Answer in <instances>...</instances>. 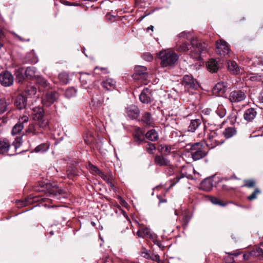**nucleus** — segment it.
Segmentation results:
<instances>
[{"mask_svg": "<svg viewBox=\"0 0 263 263\" xmlns=\"http://www.w3.org/2000/svg\"><path fill=\"white\" fill-rule=\"evenodd\" d=\"M190 43L182 42L181 43H177L176 46V51L179 52H185L190 50L191 58L200 60L202 59V54L206 52V45L205 43H202L197 39H192L189 41Z\"/></svg>", "mask_w": 263, "mask_h": 263, "instance_id": "1", "label": "nucleus"}, {"mask_svg": "<svg viewBox=\"0 0 263 263\" xmlns=\"http://www.w3.org/2000/svg\"><path fill=\"white\" fill-rule=\"evenodd\" d=\"M22 143V137L21 136L16 137L11 145L9 144L7 139L0 138V154L8 152L11 149L14 150L15 152L13 153L9 154V155H14L15 154L20 153L21 152H17V149Z\"/></svg>", "mask_w": 263, "mask_h": 263, "instance_id": "2", "label": "nucleus"}, {"mask_svg": "<svg viewBox=\"0 0 263 263\" xmlns=\"http://www.w3.org/2000/svg\"><path fill=\"white\" fill-rule=\"evenodd\" d=\"M145 137L151 141H156L158 139L159 136L158 133L155 129H151L144 135V132L142 129L136 127L135 129L134 142L136 144L139 145L143 142Z\"/></svg>", "mask_w": 263, "mask_h": 263, "instance_id": "3", "label": "nucleus"}, {"mask_svg": "<svg viewBox=\"0 0 263 263\" xmlns=\"http://www.w3.org/2000/svg\"><path fill=\"white\" fill-rule=\"evenodd\" d=\"M158 56L161 60V65L163 67L174 65L179 58L178 54L171 50H162Z\"/></svg>", "mask_w": 263, "mask_h": 263, "instance_id": "4", "label": "nucleus"}, {"mask_svg": "<svg viewBox=\"0 0 263 263\" xmlns=\"http://www.w3.org/2000/svg\"><path fill=\"white\" fill-rule=\"evenodd\" d=\"M190 149L192 158L194 161L202 159L207 154V152L203 150V145L201 142H196L192 144Z\"/></svg>", "mask_w": 263, "mask_h": 263, "instance_id": "5", "label": "nucleus"}, {"mask_svg": "<svg viewBox=\"0 0 263 263\" xmlns=\"http://www.w3.org/2000/svg\"><path fill=\"white\" fill-rule=\"evenodd\" d=\"M221 134L217 131H211L208 135V139L206 141V145L209 148H213L217 145L222 144L224 142L223 139H220Z\"/></svg>", "mask_w": 263, "mask_h": 263, "instance_id": "6", "label": "nucleus"}, {"mask_svg": "<svg viewBox=\"0 0 263 263\" xmlns=\"http://www.w3.org/2000/svg\"><path fill=\"white\" fill-rule=\"evenodd\" d=\"M246 98V95L243 91L237 89L230 93L228 99L232 103H238L245 100Z\"/></svg>", "mask_w": 263, "mask_h": 263, "instance_id": "7", "label": "nucleus"}, {"mask_svg": "<svg viewBox=\"0 0 263 263\" xmlns=\"http://www.w3.org/2000/svg\"><path fill=\"white\" fill-rule=\"evenodd\" d=\"M13 76L9 71H6L0 73V83L3 86H10L13 84Z\"/></svg>", "mask_w": 263, "mask_h": 263, "instance_id": "8", "label": "nucleus"}, {"mask_svg": "<svg viewBox=\"0 0 263 263\" xmlns=\"http://www.w3.org/2000/svg\"><path fill=\"white\" fill-rule=\"evenodd\" d=\"M186 89H197L199 87L198 82L191 75H185L182 81Z\"/></svg>", "mask_w": 263, "mask_h": 263, "instance_id": "9", "label": "nucleus"}, {"mask_svg": "<svg viewBox=\"0 0 263 263\" xmlns=\"http://www.w3.org/2000/svg\"><path fill=\"white\" fill-rule=\"evenodd\" d=\"M58 97L59 95L56 91L48 92L43 98L42 103L45 106H50L58 99Z\"/></svg>", "mask_w": 263, "mask_h": 263, "instance_id": "10", "label": "nucleus"}, {"mask_svg": "<svg viewBox=\"0 0 263 263\" xmlns=\"http://www.w3.org/2000/svg\"><path fill=\"white\" fill-rule=\"evenodd\" d=\"M216 52L218 54L225 57L229 53V48L227 42L223 40L217 41L216 48Z\"/></svg>", "mask_w": 263, "mask_h": 263, "instance_id": "11", "label": "nucleus"}, {"mask_svg": "<svg viewBox=\"0 0 263 263\" xmlns=\"http://www.w3.org/2000/svg\"><path fill=\"white\" fill-rule=\"evenodd\" d=\"M29 121V118L26 116H24L19 119L18 122L13 127L11 134L15 135L19 134L23 129L25 123H27Z\"/></svg>", "mask_w": 263, "mask_h": 263, "instance_id": "12", "label": "nucleus"}, {"mask_svg": "<svg viewBox=\"0 0 263 263\" xmlns=\"http://www.w3.org/2000/svg\"><path fill=\"white\" fill-rule=\"evenodd\" d=\"M155 164L159 166H168L172 167L171 162L165 156L162 155H157L155 157Z\"/></svg>", "mask_w": 263, "mask_h": 263, "instance_id": "13", "label": "nucleus"}, {"mask_svg": "<svg viewBox=\"0 0 263 263\" xmlns=\"http://www.w3.org/2000/svg\"><path fill=\"white\" fill-rule=\"evenodd\" d=\"M257 108L250 107L247 109L244 112L243 118L248 122L252 121L256 117L257 112Z\"/></svg>", "mask_w": 263, "mask_h": 263, "instance_id": "14", "label": "nucleus"}, {"mask_svg": "<svg viewBox=\"0 0 263 263\" xmlns=\"http://www.w3.org/2000/svg\"><path fill=\"white\" fill-rule=\"evenodd\" d=\"M140 100L143 103H149L152 100L151 90L148 88H144L139 96Z\"/></svg>", "mask_w": 263, "mask_h": 263, "instance_id": "15", "label": "nucleus"}, {"mask_svg": "<svg viewBox=\"0 0 263 263\" xmlns=\"http://www.w3.org/2000/svg\"><path fill=\"white\" fill-rule=\"evenodd\" d=\"M14 105L18 109L25 108L27 105L26 98L22 94H18L15 99Z\"/></svg>", "mask_w": 263, "mask_h": 263, "instance_id": "16", "label": "nucleus"}, {"mask_svg": "<svg viewBox=\"0 0 263 263\" xmlns=\"http://www.w3.org/2000/svg\"><path fill=\"white\" fill-rule=\"evenodd\" d=\"M228 85L226 83L221 82L217 83L213 89V93L216 95H223L227 89Z\"/></svg>", "mask_w": 263, "mask_h": 263, "instance_id": "17", "label": "nucleus"}, {"mask_svg": "<svg viewBox=\"0 0 263 263\" xmlns=\"http://www.w3.org/2000/svg\"><path fill=\"white\" fill-rule=\"evenodd\" d=\"M39 75L36 68L34 67H28L25 70V76L28 79L35 81Z\"/></svg>", "mask_w": 263, "mask_h": 263, "instance_id": "18", "label": "nucleus"}, {"mask_svg": "<svg viewBox=\"0 0 263 263\" xmlns=\"http://www.w3.org/2000/svg\"><path fill=\"white\" fill-rule=\"evenodd\" d=\"M44 115V109L42 107L37 106L33 108L32 116L33 119L35 121L41 120Z\"/></svg>", "mask_w": 263, "mask_h": 263, "instance_id": "19", "label": "nucleus"}, {"mask_svg": "<svg viewBox=\"0 0 263 263\" xmlns=\"http://www.w3.org/2000/svg\"><path fill=\"white\" fill-rule=\"evenodd\" d=\"M102 86L107 90H111L115 89L116 82L112 79L108 78L101 83Z\"/></svg>", "mask_w": 263, "mask_h": 263, "instance_id": "20", "label": "nucleus"}, {"mask_svg": "<svg viewBox=\"0 0 263 263\" xmlns=\"http://www.w3.org/2000/svg\"><path fill=\"white\" fill-rule=\"evenodd\" d=\"M137 234L140 237H146L151 239H153L155 236V235L152 233L151 230L147 228L138 230Z\"/></svg>", "mask_w": 263, "mask_h": 263, "instance_id": "21", "label": "nucleus"}, {"mask_svg": "<svg viewBox=\"0 0 263 263\" xmlns=\"http://www.w3.org/2000/svg\"><path fill=\"white\" fill-rule=\"evenodd\" d=\"M257 72L252 73L249 76V80L253 82H259L263 80V71L259 69H255Z\"/></svg>", "mask_w": 263, "mask_h": 263, "instance_id": "22", "label": "nucleus"}, {"mask_svg": "<svg viewBox=\"0 0 263 263\" xmlns=\"http://www.w3.org/2000/svg\"><path fill=\"white\" fill-rule=\"evenodd\" d=\"M24 73L25 70L23 67H18L15 69L14 74L16 77V81L18 83L23 82L25 78Z\"/></svg>", "mask_w": 263, "mask_h": 263, "instance_id": "23", "label": "nucleus"}, {"mask_svg": "<svg viewBox=\"0 0 263 263\" xmlns=\"http://www.w3.org/2000/svg\"><path fill=\"white\" fill-rule=\"evenodd\" d=\"M141 120L146 126H153L154 120L149 112H145L143 114Z\"/></svg>", "mask_w": 263, "mask_h": 263, "instance_id": "24", "label": "nucleus"}, {"mask_svg": "<svg viewBox=\"0 0 263 263\" xmlns=\"http://www.w3.org/2000/svg\"><path fill=\"white\" fill-rule=\"evenodd\" d=\"M201 124V121L200 119H195L191 120L188 126L187 130L186 132V133L190 132L192 133L195 132Z\"/></svg>", "mask_w": 263, "mask_h": 263, "instance_id": "25", "label": "nucleus"}, {"mask_svg": "<svg viewBox=\"0 0 263 263\" xmlns=\"http://www.w3.org/2000/svg\"><path fill=\"white\" fill-rule=\"evenodd\" d=\"M48 192L51 197L56 199H60L61 195L63 193V191L57 186H54L52 189H49Z\"/></svg>", "mask_w": 263, "mask_h": 263, "instance_id": "26", "label": "nucleus"}, {"mask_svg": "<svg viewBox=\"0 0 263 263\" xmlns=\"http://www.w3.org/2000/svg\"><path fill=\"white\" fill-rule=\"evenodd\" d=\"M26 133L32 134L33 135H37L42 133V131L41 130L37 124L36 123L30 124L28 128L26 130Z\"/></svg>", "mask_w": 263, "mask_h": 263, "instance_id": "27", "label": "nucleus"}, {"mask_svg": "<svg viewBox=\"0 0 263 263\" xmlns=\"http://www.w3.org/2000/svg\"><path fill=\"white\" fill-rule=\"evenodd\" d=\"M252 66L263 71V56L255 58L252 62Z\"/></svg>", "mask_w": 263, "mask_h": 263, "instance_id": "28", "label": "nucleus"}, {"mask_svg": "<svg viewBox=\"0 0 263 263\" xmlns=\"http://www.w3.org/2000/svg\"><path fill=\"white\" fill-rule=\"evenodd\" d=\"M35 82L39 85V89H40L41 87L45 88L48 87L49 86V83L48 81L40 74L36 77Z\"/></svg>", "mask_w": 263, "mask_h": 263, "instance_id": "29", "label": "nucleus"}, {"mask_svg": "<svg viewBox=\"0 0 263 263\" xmlns=\"http://www.w3.org/2000/svg\"><path fill=\"white\" fill-rule=\"evenodd\" d=\"M228 68L229 71L234 74H238L239 72V68L235 61H229L227 62Z\"/></svg>", "mask_w": 263, "mask_h": 263, "instance_id": "30", "label": "nucleus"}, {"mask_svg": "<svg viewBox=\"0 0 263 263\" xmlns=\"http://www.w3.org/2000/svg\"><path fill=\"white\" fill-rule=\"evenodd\" d=\"M177 38L179 40H182L181 42H184V40L190 41L192 39H197L192 36V33L190 32L183 31L179 33Z\"/></svg>", "mask_w": 263, "mask_h": 263, "instance_id": "31", "label": "nucleus"}, {"mask_svg": "<svg viewBox=\"0 0 263 263\" xmlns=\"http://www.w3.org/2000/svg\"><path fill=\"white\" fill-rule=\"evenodd\" d=\"M213 187V183L211 180L205 179L200 184V188L205 191H210Z\"/></svg>", "mask_w": 263, "mask_h": 263, "instance_id": "32", "label": "nucleus"}, {"mask_svg": "<svg viewBox=\"0 0 263 263\" xmlns=\"http://www.w3.org/2000/svg\"><path fill=\"white\" fill-rule=\"evenodd\" d=\"M207 67L211 72H216L218 69L217 62L214 59L210 60L207 63Z\"/></svg>", "mask_w": 263, "mask_h": 263, "instance_id": "33", "label": "nucleus"}, {"mask_svg": "<svg viewBox=\"0 0 263 263\" xmlns=\"http://www.w3.org/2000/svg\"><path fill=\"white\" fill-rule=\"evenodd\" d=\"M147 68L145 66H137L134 68L135 74H133V78L136 79L137 75L144 74L146 73Z\"/></svg>", "mask_w": 263, "mask_h": 263, "instance_id": "34", "label": "nucleus"}, {"mask_svg": "<svg viewBox=\"0 0 263 263\" xmlns=\"http://www.w3.org/2000/svg\"><path fill=\"white\" fill-rule=\"evenodd\" d=\"M236 133V130L234 127H228L224 129L223 132L222 134L224 136L228 139L231 138L232 136L235 135Z\"/></svg>", "mask_w": 263, "mask_h": 263, "instance_id": "35", "label": "nucleus"}, {"mask_svg": "<svg viewBox=\"0 0 263 263\" xmlns=\"http://www.w3.org/2000/svg\"><path fill=\"white\" fill-rule=\"evenodd\" d=\"M158 150L160 153L167 155L171 153V146L166 144H161L158 147Z\"/></svg>", "mask_w": 263, "mask_h": 263, "instance_id": "36", "label": "nucleus"}, {"mask_svg": "<svg viewBox=\"0 0 263 263\" xmlns=\"http://www.w3.org/2000/svg\"><path fill=\"white\" fill-rule=\"evenodd\" d=\"M37 91L36 88L33 85L27 86L25 88V93L29 96H32L36 94Z\"/></svg>", "mask_w": 263, "mask_h": 263, "instance_id": "37", "label": "nucleus"}, {"mask_svg": "<svg viewBox=\"0 0 263 263\" xmlns=\"http://www.w3.org/2000/svg\"><path fill=\"white\" fill-rule=\"evenodd\" d=\"M77 90L74 87L67 88L65 92V96L67 98H71L76 96Z\"/></svg>", "mask_w": 263, "mask_h": 263, "instance_id": "38", "label": "nucleus"}, {"mask_svg": "<svg viewBox=\"0 0 263 263\" xmlns=\"http://www.w3.org/2000/svg\"><path fill=\"white\" fill-rule=\"evenodd\" d=\"M131 20L132 17L130 14L122 16L121 18L122 23L128 27L132 26Z\"/></svg>", "mask_w": 263, "mask_h": 263, "instance_id": "39", "label": "nucleus"}, {"mask_svg": "<svg viewBox=\"0 0 263 263\" xmlns=\"http://www.w3.org/2000/svg\"><path fill=\"white\" fill-rule=\"evenodd\" d=\"M49 145L46 143L41 144L36 146L34 151L36 153H44L48 150Z\"/></svg>", "mask_w": 263, "mask_h": 263, "instance_id": "40", "label": "nucleus"}, {"mask_svg": "<svg viewBox=\"0 0 263 263\" xmlns=\"http://www.w3.org/2000/svg\"><path fill=\"white\" fill-rule=\"evenodd\" d=\"M38 123H36L41 130L46 128L48 125V121L46 119L42 118L41 120H37Z\"/></svg>", "mask_w": 263, "mask_h": 263, "instance_id": "41", "label": "nucleus"}, {"mask_svg": "<svg viewBox=\"0 0 263 263\" xmlns=\"http://www.w3.org/2000/svg\"><path fill=\"white\" fill-rule=\"evenodd\" d=\"M8 103L5 99L0 100V114H2L7 110Z\"/></svg>", "mask_w": 263, "mask_h": 263, "instance_id": "42", "label": "nucleus"}, {"mask_svg": "<svg viewBox=\"0 0 263 263\" xmlns=\"http://www.w3.org/2000/svg\"><path fill=\"white\" fill-rule=\"evenodd\" d=\"M59 79L60 82L64 84H66L68 82V75L66 72H62L59 74Z\"/></svg>", "mask_w": 263, "mask_h": 263, "instance_id": "43", "label": "nucleus"}, {"mask_svg": "<svg viewBox=\"0 0 263 263\" xmlns=\"http://www.w3.org/2000/svg\"><path fill=\"white\" fill-rule=\"evenodd\" d=\"M146 151L149 154H153L154 151L156 149V146L154 144L148 142L145 146Z\"/></svg>", "mask_w": 263, "mask_h": 263, "instance_id": "44", "label": "nucleus"}, {"mask_svg": "<svg viewBox=\"0 0 263 263\" xmlns=\"http://www.w3.org/2000/svg\"><path fill=\"white\" fill-rule=\"evenodd\" d=\"M252 256H261L263 257V250L260 248H256L251 251Z\"/></svg>", "mask_w": 263, "mask_h": 263, "instance_id": "45", "label": "nucleus"}, {"mask_svg": "<svg viewBox=\"0 0 263 263\" xmlns=\"http://www.w3.org/2000/svg\"><path fill=\"white\" fill-rule=\"evenodd\" d=\"M88 169L91 172L96 174H98L100 170L96 166L93 165L92 163H89L87 166Z\"/></svg>", "mask_w": 263, "mask_h": 263, "instance_id": "46", "label": "nucleus"}, {"mask_svg": "<svg viewBox=\"0 0 263 263\" xmlns=\"http://www.w3.org/2000/svg\"><path fill=\"white\" fill-rule=\"evenodd\" d=\"M216 112L219 117L223 118L226 114V110L222 106H220L218 107Z\"/></svg>", "mask_w": 263, "mask_h": 263, "instance_id": "47", "label": "nucleus"}, {"mask_svg": "<svg viewBox=\"0 0 263 263\" xmlns=\"http://www.w3.org/2000/svg\"><path fill=\"white\" fill-rule=\"evenodd\" d=\"M120 229L121 234H124L126 233L127 231H129V228L126 221L121 224Z\"/></svg>", "mask_w": 263, "mask_h": 263, "instance_id": "48", "label": "nucleus"}, {"mask_svg": "<svg viewBox=\"0 0 263 263\" xmlns=\"http://www.w3.org/2000/svg\"><path fill=\"white\" fill-rule=\"evenodd\" d=\"M67 174L69 179H72L73 177L77 175V173L72 167H69L67 170Z\"/></svg>", "mask_w": 263, "mask_h": 263, "instance_id": "49", "label": "nucleus"}, {"mask_svg": "<svg viewBox=\"0 0 263 263\" xmlns=\"http://www.w3.org/2000/svg\"><path fill=\"white\" fill-rule=\"evenodd\" d=\"M260 193V190L258 188H256L253 192V193L248 197V199L249 200H252L253 199H255L257 198V195Z\"/></svg>", "mask_w": 263, "mask_h": 263, "instance_id": "50", "label": "nucleus"}, {"mask_svg": "<svg viewBox=\"0 0 263 263\" xmlns=\"http://www.w3.org/2000/svg\"><path fill=\"white\" fill-rule=\"evenodd\" d=\"M142 58L146 61L151 62L153 60V56L151 53L147 52L143 54Z\"/></svg>", "mask_w": 263, "mask_h": 263, "instance_id": "51", "label": "nucleus"}, {"mask_svg": "<svg viewBox=\"0 0 263 263\" xmlns=\"http://www.w3.org/2000/svg\"><path fill=\"white\" fill-rule=\"evenodd\" d=\"M140 114L139 108L136 106H133V119L137 118Z\"/></svg>", "mask_w": 263, "mask_h": 263, "instance_id": "52", "label": "nucleus"}, {"mask_svg": "<svg viewBox=\"0 0 263 263\" xmlns=\"http://www.w3.org/2000/svg\"><path fill=\"white\" fill-rule=\"evenodd\" d=\"M255 185V181L253 180H247L245 181L244 186L248 187H252Z\"/></svg>", "mask_w": 263, "mask_h": 263, "instance_id": "53", "label": "nucleus"}, {"mask_svg": "<svg viewBox=\"0 0 263 263\" xmlns=\"http://www.w3.org/2000/svg\"><path fill=\"white\" fill-rule=\"evenodd\" d=\"M211 201L214 204H218V205H220L221 206L226 205L225 204L222 203L221 201H220L218 198H215V197H212L211 199Z\"/></svg>", "mask_w": 263, "mask_h": 263, "instance_id": "54", "label": "nucleus"}, {"mask_svg": "<svg viewBox=\"0 0 263 263\" xmlns=\"http://www.w3.org/2000/svg\"><path fill=\"white\" fill-rule=\"evenodd\" d=\"M185 177V175L183 174H181L179 176H177L174 179V183H172L171 186H172L174 185L176 183H177L181 178H184Z\"/></svg>", "mask_w": 263, "mask_h": 263, "instance_id": "55", "label": "nucleus"}, {"mask_svg": "<svg viewBox=\"0 0 263 263\" xmlns=\"http://www.w3.org/2000/svg\"><path fill=\"white\" fill-rule=\"evenodd\" d=\"M141 255L147 259H149L151 258V254H150L147 251L146 252H145V251H143V252H141Z\"/></svg>", "mask_w": 263, "mask_h": 263, "instance_id": "56", "label": "nucleus"}, {"mask_svg": "<svg viewBox=\"0 0 263 263\" xmlns=\"http://www.w3.org/2000/svg\"><path fill=\"white\" fill-rule=\"evenodd\" d=\"M28 204V202L27 201H18L17 202V205L18 206H25L27 205Z\"/></svg>", "mask_w": 263, "mask_h": 263, "instance_id": "57", "label": "nucleus"}, {"mask_svg": "<svg viewBox=\"0 0 263 263\" xmlns=\"http://www.w3.org/2000/svg\"><path fill=\"white\" fill-rule=\"evenodd\" d=\"M150 259L158 262L160 260V257L158 255H151Z\"/></svg>", "mask_w": 263, "mask_h": 263, "instance_id": "58", "label": "nucleus"}, {"mask_svg": "<svg viewBox=\"0 0 263 263\" xmlns=\"http://www.w3.org/2000/svg\"><path fill=\"white\" fill-rule=\"evenodd\" d=\"M126 112L127 116L130 117L132 116V108L130 107H127L126 108Z\"/></svg>", "mask_w": 263, "mask_h": 263, "instance_id": "59", "label": "nucleus"}, {"mask_svg": "<svg viewBox=\"0 0 263 263\" xmlns=\"http://www.w3.org/2000/svg\"><path fill=\"white\" fill-rule=\"evenodd\" d=\"M86 76H85V75L82 76H81V77L80 78V81L82 82V83H83V85H86L88 83L87 82L85 81V80Z\"/></svg>", "mask_w": 263, "mask_h": 263, "instance_id": "60", "label": "nucleus"}, {"mask_svg": "<svg viewBox=\"0 0 263 263\" xmlns=\"http://www.w3.org/2000/svg\"><path fill=\"white\" fill-rule=\"evenodd\" d=\"M98 175H99L102 178H103L104 180H106L107 179V177L106 175H105L104 173H103L101 171Z\"/></svg>", "mask_w": 263, "mask_h": 263, "instance_id": "61", "label": "nucleus"}, {"mask_svg": "<svg viewBox=\"0 0 263 263\" xmlns=\"http://www.w3.org/2000/svg\"><path fill=\"white\" fill-rule=\"evenodd\" d=\"M252 255L251 254V252H250V253H246V254H244L243 255V258L245 259V260H248L250 258V256Z\"/></svg>", "mask_w": 263, "mask_h": 263, "instance_id": "62", "label": "nucleus"}, {"mask_svg": "<svg viewBox=\"0 0 263 263\" xmlns=\"http://www.w3.org/2000/svg\"><path fill=\"white\" fill-rule=\"evenodd\" d=\"M4 35V32L3 28L0 26V39H2Z\"/></svg>", "mask_w": 263, "mask_h": 263, "instance_id": "63", "label": "nucleus"}, {"mask_svg": "<svg viewBox=\"0 0 263 263\" xmlns=\"http://www.w3.org/2000/svg\"><path fill=\"white\" fill-rule=\"evenodd\" d=\"M183 221H184V224L186 226L189 221V220L188 219L187 216L186 215L184 217Z\"/></svg>", "mask_w": 263, "mask_h": 263, "instance_id": "64", "label": "nucleus"}]
</instances>
